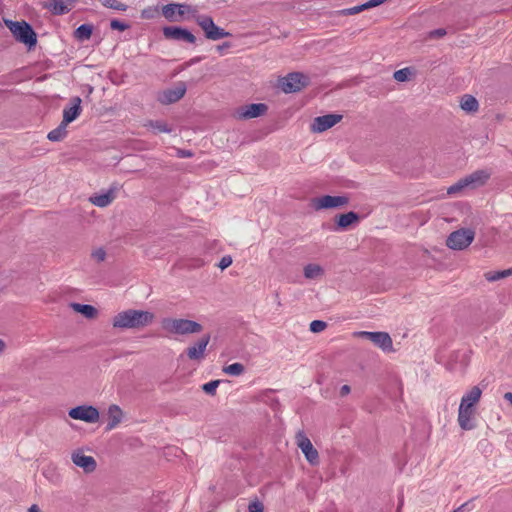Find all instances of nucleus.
Masks as SVG:
<instances>
[{
    "instance_id": "1",
    "label": "nucleus",
    "mask_w": 512,
    "mask_h": 512,
    "mask_svg": "<svg viewBox=\"0 0 512 512\" xmlns=\"http://www.w3.org/2000/svg\"><path fill=\"white\" fill-rule=\"evenodd\" d=\"M481 396L482 389L479 386H473L463 394L460 400L457 417V421L461 429L469 431L476 427V406L479 403Z\"/></svg>"
},
{
    "instance_id": "2",
    "label": "nucleus",
    "mask_w": 512,
    "mask_h": 512,
    "mask_svg": "<svg viewBox=\"0 0 512 512\" xmlns=\"http://www.w3.org/2000/svg\"><path fill=\"white\" fill-rule=\"evenodd\" d=\"M155 315L150 311L127 309L117 313L112 318V326L115 329H141L150 325Z\"/></svg>"
},
{
    "instance_id": "3",
    "label": "nucleus",
    "mask_w": 512,
    "mask_h": 512,
    "mask_svg": "<svg viewBox=\"0 0 512 512\" xmlns=\"http://www.w3.org/2000/svg\"><path fill=\"white\" fill-rule=\"evenodd\" d=\"M162 329L173 335H190L200 333L202 325L196 321L184 318L166 317L161 321Z\"/></svg>"
},
{
    "instance_id": "4",
    "label": "nucleus",
    "mask_w": 512,
    "mask_h": 512,
    "mask_svg": "<svg viewBox=\"0 0 512 512\" xmlns=\"http://www.w3.org/2000/svg\"><path fill=\"white\" fill-rule=\"evenodd\" d=\"M4 23L17 41L25 44L29 48L36 45V33L27 22L4 19Z\"/></svg>"
},
{
    "instance_id": "5",
    "label": "nucleus",
    "mask_w": 512,
    "mask_h": 512,
    "mask_svg": "<svg viewBox=\"0 0 512 512\" xmlns=\"http://www.w3.org/2000/svg\"><path fill=\"white\" fill-rule=\"evenodd\" d=\"M475 239V229L471 227L460 228L449 234L446 239L448 248L462 251L468 248Z\"/></svg>"
},
{
    "instance_id": "6",
    "label": "nucleus",
    "mask_w": 512,
    "mask_h": 512,
    "mask_svg": "<svg viewBox=\"0 0 512 512\" xmlns=\"http://www.w3.org/2000/svg\"><path fill=\"white\" fill-rule=\"evenodd\" d=\"M68 415L73 420H80L85 423L94 424L100 419L99 410L92 405H79L71 408Z\"/></svg>"
},
{
    "instance_id": "7",
    "label": "nucleus",
    "mask_w": 512,
    "mask_h": 512,
    "mask_svg": "<svg viewBox=\"0 0 512 512\" xmlns=\"http://www.w3.org/2000/svg\"><path fill=\"white\" fill-rule=\"evenodd\" d=\"M196 23L204 31L206 38L210 40L215 41L230 35L224 29L218 27L210 16L200 15L196 18Z\"/></svg>"
},
{
    "instance_id": "8",
    "label": "nucleus",
    "mask_w": 512,
    "mask_h": 512,
    "mask_svg": "<svg viewBox=\"0 0 512 512\" xmlns=\"http://www.w3.org/2000/svg\"><path fill=\"white\" fill-rule=\"evenodd\" d=\"M348 202H349L348 197H346L344 195H341V196L324 195V196L314 198L311 202V205L316 211H320V210L344 207L348 204Z\"/></svg>"
},
{
    "instance_id": "9",
    "label": "nucleus",
    "mask_w": 512,
    "mask_h": 512,
    "mask_svg": "<svg viewBox=\"0 0 512 512\" xmlns=\"http://www.w3.org/2000/svg\"><path fill=\"white\" fill-rule=\"evenodd\" d=\"M355 337L366 338L383 351H392L393 342L390 335L386 332L358 331L353 334Z\"/></svg>"
},
{
    "instance_id": "10",
    "label": "nucleus",
    "mask_w": 512,
    "mask_h": 512,
    "mask_svg": "<svg viewBox=\"0 0 512 512\" xmlns=\"http://www.w3.org/2000/svg\"><path fill=\"white\" fill-rule=\"evenodd\" d=\"M296 444L298 448L304 454L306 460L311 465H317L319 463V454L318 451L314 448L310 439L306 436V434L302 431L296 434Z\"/></svg>"
},
{
    "instance_id": "11",
    "label": "nucleus",
    "mask_w": 512,
    "mask_h": 512,
    "mask_svg": "<svg viewBox=\"0 0 512 512\" xmlns=\"http://www.w3.org/2000/svg\"><path fill=\"white\" fill-rule=\"evenodd\" d=\"M307 85V77L302 73H290L280 80V87L285 93L300 91Z\"/></svg>"
},
{
    "instance_id": "12",
    "label": "nucleus",
    "mask_w": 512,
    "mask_h": 512,
    "mask_svg": "<svg viewBox=\"0 0 512 512\" xmlns=\"http://www.w3.org/2000/svg\"><path fill=\"white\" fill-rule=\"evenodd\" d=\"M341 120L342 115L340 114L318 116L314 118L310 124V131L313 133H322L338 124Z\"/></svg>"
},
{
    "instance_id": "13",
    "label": "nucleus",
    "mask_w": 512,
    "mask_h": 512,
    "mask_svg": "<svg viewBox=\"0 0 512 512\" xmlns=\"http://www.w3.org/2000/svg\"><path fill=\"white\" fill-rule=\"evenodd\" d=\"M71 460L75 466L81 468L85 473H92L97 468V462L94 457L85 455L81 449L71 453Z\"/></svg>"
},
{
    "instance_id": "14",
    "label": "nucleus",
    "mask_w": 512,
    "mask_h": 512,
    "mask_svg": "<svg viewBox=\"0 0 512 512\" xmlns=\"http://www.w3.org/2000/svg\"><path fill=\"white\" fill-rule=\"evenodd\" d=\"M267 111V106L263 103H253L246 106L239 107L235 116L239 120H246L264 115Z\"/></svg>"
},
{
    "instance_id": "15",
    "label": "nucleus",
    "mask_w": 512,
    "mask_h": 512,
    "mask_svg": "<svg viewBox=\"0 0 512 512\" xmlns=\"http://www.w3.org/2000/svg\"><path fill=\"white\" fill-rule=\"evenodd\" d=\"M186 93V85L183 82L178 83L176 86L162 91L158 100L162 104H171L179 101Z\"/></svg>"
},
{
    "instance_id": "16",
    "label": "nucleus",
    "mask_w": 512,
    "mask_h": 512,
    "mask_svg": "<svg viewBox=\"0 0 512 512\" xmlns=\"http://www.w3.org/2000/svg\"><path fill=\"white\" fill-rule=\"evenodd\" d=\"M210 341L209 335H204L193 345L186 349L187 357L192 361L200 362L205 358V352Z\"/></svg>"
},
{
    "instance_id": "17",
    "label": "nucleus",
    "mask_w": 512,
    "mask_h": 512,
    "mask_svg": "<svg viewBox=\"0 0 512 512\" xmlns=\"http://www.w3.org/2000/svg\"><path fill=\"white\" fill-rule=\"evenodd\" d=\"M163 35L167 39L187 42V43H195V36L187 29L181 27H165L163 29Z\"/></svg>"
},
{
    "instance_id": "18",
    "label": "nucleus",
    "mask_w": 512,
    "mask_h": 512,
    "mask_svg": "<svg viewBox=\"0 0 512 512\" xmlns=\"http://www.w3.org/2000/svg\"><path fill=\"white\" fill-rule=\"evenodd\" d=\"M125 419V413L122 408L117 404H111L106 411L107 425L106 431H112L118 427Z\"/></svg>"
},
{
    "instance_id": "19",
    "label": "nucleus",
    "mask_w": 512,
    "mask_h": 512,
    "mask_svg": "<svg viewBox=\"0 0 512 512\" xmlns=\"http://www.w3.org/2000/svg\"><path fill=\"white\" fill-rule=\"evenodd\" d=\"M188 11L189 6L186 4L172 3L162 7V15L171 22L181 21Z\"/></svg>"
},
{
    "instance_id": "20",
    "label": "nucleus",
    "mask_w": 512,
    "mask_h": 512,
    "mask_svg": "<svg viewBox=\"0 0 512 512\" xmlns=\"http://www.w3.org/2000/svg\"><path fill=\"white\" fill-rule=\"evenodd\" d=\"M491 173L488 170H476L471 174L463 177L467 183L469 190H474L478 187L483 186L490 178Z\"/></svg>"
},
{
    "instance_id": "21",
    "label": "nucleus",
    "mask_w": 512,
    "mask_h": 512,
    "mask_svg": "<svg viewBox=\"0 0 512 512\" xmlns=\"http://www.w3.org/2000/svg\"><path fill=\"white\" fill-rule=\"evenodd\" d=\"M81 113V98L74 97L71 100V106L65 107L63 110V120L62 123L64 125H68L73 122Z\"/></svg>"
},
{
    "instance_id": "22",
    "label": "nucleus",
    "mask_w": 512,
    "mask_h": 512,
    "mask_svg": "<svg viewBox=\"0 0 512 512\" xmlns=\"http://www.w3.org/2000/svg\"><path fill=\"white\" fill-rule=\"evenodd\" d=\"M386 2V0H369L361 5H357L351 8L342 9L339 11H336L335 14L338 16H349V15H355L358 14L364 10L374 8L376 6H379Z\"/></svg>"
},
{
    "instance_id": "23",
    "label": "nucleus",
    "mask_w": 512,
    "mask_h": 512,
    "mask_svg": "<svg viewBox=\"0 0 512 512\" xmlns=\"http://www.w3.org/2000/svg\"><path fill=\"white\" fill-rule=\"evenodd\" d=\"M116 198V189L110 188L108 191L104 193H99L91 196L89 198V201L97 206V207H107L110 205L114 199Z\"/></svg>"
},
{
    "instance_id": "24",
    "label": "nucleus",
    "mask_w": 512,
    "mask_h": 512,
    "mask_svg": "<svg viewBox=\"0 0 512 512\" xmlns=\"http://www.w3.org/2000/svg\"><path fill=\"white\" fill-rule=\"evenodd\" d=\"M70 307L73 311L82 314L87 319H94L98 315L97 309L89 304L70 303Z\"/></svg>"
},
{
    "instance_id": "25",
    "label": "nucleus",
    "mask_w": 512,
    "mask_h": 512,
    "mask_svg": "<svg viewBox=\"0 0 512 512\" xmlns=\"http://www.w3.org/2000/svg\"><path fill=\"white\" fill-rule=\"evenodd\" d=\"M303 274H304V277L309 280L319 279L324 276L325 270L319 264L309 263L304 266Z\"/></svg>"
},
{
    "instance_id": "26",
    "label": "nucleus",
    "mask_w": 512,
    "mask_h": 512,
    "mask_svg": "<svg viewBox=\"0 0 512 512\" xmlns=\"http://www.w3.org/2000/svg\"><path fill=\"white\" fill-rule=\"evenodd\" d=\"M359 220V216L355 212H348L341 214L337 219V226L340 229H346L350 225L356 223Z\"/></svg>"
},
{
    "instance_id": "27",
    "label": "nucleus",
    "mask_w": 512,
    "mask_h": 512,
    "mask_svg": "<svg viewBox=\"0 0 512 512\" xmlns=\"http://www.w3.org/2000/svg\"><path fill=\"white\" fill-rule=\"evenodd\" d=\"M460 107L466 112H476L479 108L478 101L471 95H464L460 101Z\"/></svg>"
},
{
    "instance_id": "28",
    "label": "nucleus",
    "mask_w": 512,
    "mask_h": 512,
    "mask_svg": "<svg viewBox=\"0 0 512 512\" xmlns=\"http://www.w3.org/2000/svg\"><path fill=\"white\" fill-rule=\"evenodd\" d=\"M67 135V125H64V123H60V125L51 130L48 135H47V138L52 141V142H58V141H61L63 140Z\"/></svg>"
},
{
    "instance_id": "29",
    "label": "nucleus",
    "mask_w": 512,
    "mask_h": 512,
    "mask_svg": "<svg viewBox=\"0 0 512 512\" xmlns=\"http://www.w3.org/2000/svg\"><path fill=\"white\" fill-rule=\"evenodd\" d=\"M144 126L148 129H151L155 133H170L172 131V129L164 121H148Z\"/></svg>"
},
{
    "instance_id": "30",
    "label": "nucleus",
    "mask_w": 512,
    "mask_h": 512,
    "mask_svg": "<svg viewBox=\"0 0 512 512\" xmlns=\"http://www.w3.org/2000/svg\"><path fill=\"white\" fill-rule=\"evenodd\" d=\"M93 27L90 24L80 25L74 32V36L77 40L84 41L88 40L92 35Z\"/></svg>"
},
{
    "instance_id": "31",
    "label": "nucleus",
    "mask_w": 512,
    "mask_h": 512,
    "mask_svg": "<svg viewBox=\"0 0 512 512\" xmlns=\"http://www.w3.org/2000/svg\"><path fill=\"white\" fill-rule=\"evenodd\" d=\"M70 0H53L51 9L55 14H64L71 9Z\"/></svg>"
},
{
    "instance_id": "32",
    "label": "nucleus",
    "mask_w": 512,
    "mask_h": 512,
    "mask_svg": "<svg viewBox=\"0 0 512 512\" xmlns=\"http://www.w3.org/2000/svg\"><path fill=\"white\" fill-rule=\"evenodd\" d=\"M467 189V183L465 182L464 178H461L455 184L447 188V194L450 196H458L462 195Z\"/></svg>"
},
{
    "instance_id": "33",
    "label": "nucleus",
    "mask_w": 512,
    "mask_h": 512,
    "mask_svg": "<svg viewBox=\"0 0 512 512\" xmlns=\"http://www.w3.org/2000/svg\"><path fill=\"white\" fill-rule=\"evenodd\" d=\"M512 275V268L502 271H489L485 273V279L489 282L498 281Z\"/></svg>"
},
{
    "instance_id": "34",
    "label": "nucleus",
    "mask_w": 512,
    "mask_h": 512,
    "mask_svg": "<svg viewBox=\"0 0 512 512\" xmlns=\"http://www.w3.org/2000/svg\"><path fill=\"white\" fill-rule=\"evenodd\" d=\"M244 371V365L238 362L223 367V372L230 376H240Z\"/></svg>"
},
{
    "instance_id": "35",
    "label": "nucleus",
    "mask_w": 512,
    "mask_h": 512,
    "mask_svg": "<svg viewBox=\"0 0 512 512\" xmlns=\"http://www.w3.org/2000/svg\"><path fill=\"white\" fill-rule=\"evenodd\" d=\"M413 74L414 73H413L412 68L405 67V68L395 71L393 74V78L397 82H406V81L410 80V78L413 76Z\"/></svg>"
},
{
    "instance_id": "36",
    "label": "nucleus",
    "mask_w": 512,
    "mask_h": 512,
    "mask_svg": "<svg viewBox=\"0 0 512 512\" xmlns=\"http://www.w3.org/2000/svg\"><path fill=\"white\" fill-rule=\"evenodd\" d=\"M220 380H212L210 382H207L205 383L203 386H202V390L209 394V395H215L216 394V390L220 384Z\"/></svg>"
},
{
    "instance_id": "37",
    "label": "nucleus",
    "mask_w": 512,
    "mask_h": 512,
    "mask_svg": "<svg viewBox=\"0 0 512 512\" xmlns=\"http://www.w3.org/2000/svg\"><path fill=\"white\" fill-rule=\"evenodd\" d=\"M327 327V323L321 320H314L310 323V331L313 333H320Z\"/></svg>"
},
{
    "instance_id": "38",
    "label": "nucleus",
    "mask_w": 512,
    "mask_h": 512,
    "mask_svg": "<svg viewBox=\"0 0 512 512\" xmlns=\"http://www.w3.org/2000/svg\"><path fill=\"white\" fill-rule=\"evenodd\" d=\"M91 256L95 261L102 262L106 258V252L103 248H98L92 252Z\"/></svg>"
},
{
    "instance_id": "39",
    "label": "nucleus",
    "mask_w": 512,
    "mask_h": 512,
    "mask_svg": "<svg viewBox=\"0 0 512 512\" xmlns=\"http://www.w3.org/2000/svg\"><path fill=\"white\" fill-rule=\"evenodd\" d=\"M248 511L249 512H263L264 511V506L263 504L256 500V501H252L249 506H248Z\"/></svg>"
},
{
    "instance_id": "40",
    "label": "nucleus",
    "mask_w": 512,
    "mask_h": 512,
    "mask_svg": "<svg viewBox=\"0 0 512 512\" xmlns=\"http://www.w3.org/2000/svg\"><path fill=\"white\" fill-rule=\"evenodd\" d=\"M232 264V258L231 256H223L218 264V267L221 269V270H224L226 268H228L230 265Z\"/></svg>"
},
{
    "instance_id": "41",
    "label": "nucleus",
    "mask_w": 512,
    "mask_h": 512,
    "mask_svg": "<svg viewBox=\"0 0 512 512\" xmlns=\"http://www.w3.org/2000/svg\"><path fill=\"white\" fill-rule=\"evenodd\" d=\"M110 26L112 29L119 30V31H124L128 27L125 23L118 21V20H112L110 23Z\"/></svg>"
},
{
    "instance_id": "42",
    "label": "nucleus",
    "mask_w": 512,
    "mask_h": 512,
    "mask_svg": "<svg viewBox=\"0 0 512 512\" xmlns=\"http://www.w3.org/2000/svg\"><path fill=\"white\" fill-rule=\"evenodd\" d=\"M105 5L116 10L124 9V5L120 4L117 0H105Z\"/></svg>"
},
{
    "instance_id": "43",
    "label": "nucleus",
    "mask_w": 512,
    "mask_h": 512,
    "mask_svg": "<svg viewBox=\"0 0 512 512\" xmlns=\"http://www.w3.org/2000/svg\"><path fill=\"white\" fill-rule=\"evenodd\" d=\"M446 35V30L443 28L436 29L430 32V37L432 38H440Z\"/></svg>"
},
{
    "instance_id": "44",
    "label": "nucleus",
    "mask_w": 512,
    "mask_h": 512,
    "mask_svg": "<svg viewBox=\"0 0 512 512\" xmlns=\"http://www.w3.org/2000/svg\"><path fill=\"white\" fill-rule=\"evenodd\" d=\"M230 46H231V45H230V43H227V42H226V43H223V44H221V45H218V46L216 47V49H217V51H218L221 55H223V54L225 53V51H226V50H228V49L230 48Z\"/></svg>"
},
{
    "instance_id": "45",
    "label": "nucleus",
    "mask_w": 512,
    "mask_h": 512,
    "mask_svg": "<svg viewBox=\"0 0 512 512\" xmlns=\"http://www.w3.org/2000/svg\"><path fill=\"white\" fill-rule=\"evenodd\" d=\"M351 389H350V386L348 385H343L341 388H340V395L341 396H346L350 393Z\"/></svg>"
},
{
    "instance_id": "46",
    "label": "nucleus",
    "mask_w": 512,
    "mask_h": 512,
    "mask_svg": "<svg viewBox=\"0 0 512 512\" xmlns=\"http://www.w3.org/2000/svg\"><path fill=\"white\" fill-rule=\"evenodd\" d=\"M178 155L182 158L191 157L193 154L191 151L188 150H179Z\"/></svg>"
},
{
    "instance_id": "47",
    "label": "nucleus",
    "mask_w": 512,
    "mask_h": 512,
    "mask_svg": "<svg viewBox=\"0 0 512 512\" xmlns=\"http://www.w3.org/2000/svg\"><path fill=\"white\" fill-rule=\"evenodd\" d=\"M27 512H42L37 504H32Z\"/></svg>"
},
{
    "instance_id": "48",
    "label": "nucleus",
    "mask_w": 512,
    "mask_h": 512,
    "mask_svg": "<svg viewBox=\"0 0 512 512\" xmlns=\"http://www.w3.org/2000/svg\"><path fill=\"white\" fill-rule=\"evenodd\" d=\"M504 399L507 400L512 406V392H507L504 394Z\"/></svg>"
},
{
    "instance_id": "49",
    "label": "nucleus",
    "mask_w": 512,
    "mask_h": 512,
    "mask_svg": "<svg viewBox=\"0 0 512 512\" xmlns=\"http://www.w3.org/2000/svg\"><path fill=\"white\" fill-rule=\"evenodd\" d=\"M5 348H6L5 342L2 339H0V353H2L5 350Z\"/></svg>"
},
{
    "instance_id": "50",
    "label": "nucleus",
    "mask_w": 512,
    "mask_h": 512,
    "mask_svg": "<svg viewBox=\"0 0 512 512\" xmlns=\"http://www.w3.org/2000/svg\"><path fill=\"white\" fill-rule=\"evenodd\" d=\"M199 60V58L191 60L192 63H196Z\"/></svg>"
}]
</instances>
